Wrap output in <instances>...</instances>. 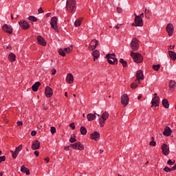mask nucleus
I'll return each mask as SVG.
<instances>
[{
    "instance_id": "obj_1",
    "label": "nucleus",
    "mask_w": 176,
    "mask_h": 176,
    "mask_svg": "<svg viewBox=\"0 0 176 176\" xmlns=\"http://www.w3.org/2000/svg\"><path fill=\"white\" fill-rule=\"evenodd\" d=\"M76 1L75 0H67L66 9L70 13H74L76 10Z\"/></svg>"
},
{
    "instance_id": "obj_2",
    "label": "nucleus",
    "mask_w": 176,
    "mask_h": 176,
    "mask_svg": "<svg viewBox=\"0 0 176 176\" xmlns=\"http://www.w3.org/2000/svg\"><path fill=\"white\" fill-rule=\"evenodd\" d=\"M69 146H71V148H73L74 149H78V151H83V149H85V146H83V144H82V143H80V142H77L74 144H71L68 146H65V150L69 151Z\"/></svg>"
},
{
    "instance_id": "obj_3",
    "label": "nucleus",
    "mask_w": 176,
    "mask_h": 176,
    "mask_svg": "<svg viewBox=\"0 0 176 176\" xmlns=\"http://www.w3.org/2000/svg\"><path fill=\"white\" fill-rule=\"evenodd\" d=\"M131 56L133 58L135 63H142V56L140 53L131 52Z\"/></svg>"
},
{
    "instance_id": "obj_4",
    "label": "nucleus",
    "mask_w": 176,
    "mask_h": 176,
    "mask_svg": "<svg viewBox=\"0 0 176 176\" xmlns=\"http://www.w3.org/2000/svg\"><path fill=\"white\" fill-rule=\"evenodd\" d=\"M135 16V23L132 24V25L135 27H142L144 25V21H142V18L140 16L137 15V14H134Z\"/></svg>"
},
{
    "instance_id": "obj_5",
    "label": "nucleus",
    "mask_w": 176,
    "mask_h": 176,
    "mask_svg": "<svg viewBox=\"0 0 176 176\" xmlns=\"http://www.w3.org/2000/svg\"><path fill=\"white\" fill-rule=\"evenodd\" d=\"M131 47L132 50H133V52H137V50H138V47H140V44H138V40H137V38H133L131 43Z\"/></svg>"
},
{
    "instance_id": "obj_6",
    "label": "nucleus",
    "mask_w": 176,
    "mask_h": 176,
    "mask_svg": "<svg viewBox=\"0 0 176 176\" xmlns=\"http://www.w3.org/2000/svg\"><path fill=\"white\" fill-rule=\"evenodd\" d=\"M161 149H162V153L165 156H167L170 154V148L166 144H163L161 146Z\"/></svg>"
},
{
    "instance_id": "obj_7",
    "label": "nucleus",
    "mask_w": 176,
    "mask_h": 176,
    "mask_svg": "<svg viewBox=\"0 0 176 176\" xmlns=\"http://www.w3.org/2000/svg\"><path fill=\"white\" fill-rule=\"evenodd\" d=\"M22 30H28L30 28V23L27 21L22 20L19 23Z\"/></svg>"
},
{
    "instance_id": "obj_8",
    "label": "nucleus",
    "mask_w": 176,
    "mask_h": 176,
    "mask_svg": "<svg viewBox=\"0 0 176 176\" xmlns=\"http://www.w3.org/2000/svg\"><path fill=\"white\" fill-rule=\"evenodd\" d=\"M166 31H167L169 36H173V34H174V26H173V24L168 23L167 25Z\"/></svg>"
},
{
    "instance_id": "obj_9",
    "label": "nucleus",
    "mask_w": 176,
    "mask_h": 176,
    "mask_svg": "<svg viewBox=\"0 0 176 176\" xmlns=\"http://www.w3.org/2000/svg\"><path fill=\"white\" fill-rule=\"evenodd\" d=\"M52 28L53 30H57V17L54 16L51 19V23H50Z\"/></svg>"
},
{
    "instance_id": "obj_10",
    "label": "nucleus",
    "mask_w": 176,
    "mask_h": 176,
    "mask_svg": "<svg viewBox=\"0 0 176 176\" xmlns=\"http://www.w3.org/2000/svg\"><path fill=\"white\" fill-rule=\"evenodd\" d=\"M136 82H138V83H140V80H144V73L142 72V71H138V72L136 73Z\"/></svg>"
},
{
    "instance_id": "obj_11",
    "label": "nucleus",
    "mask_w": 176,
    "mask_h": 176,
    "mask_svg": "<svg viewBox=\"0 0 176 176\" xmlns=\"http://www.w3.org/2000/svg\"><path fill=\"white\" fill-rule=\"evenodd\" d=\"M121 103L125 107L129 104V96H127V94H124L121 96Z\"/></svg>"
},
{
    "instance_id": "obj_12",
    "label": "nucleus",
    "mask_w": 176,
    "mask_h": 176,
    "mask_svg": "<svg viewBox=\"0 0 176 176\" xmlns=\"http://www.w3.org/2000/svg\"><path fill=\"white\" fill-rule=\"evenodd\" d=\"M3 30L4 31V32H8V34H12V32H13V29L12 28V26L6 24L3 26Z\"/></svg>"
},
{
    "instance_id": "obj_13",
    "label": "nucleus",
    "mask_w": 176,
    "mask_h": 176,
    "mask_svg": "<svg viewBox=\"0 0 176 176\" xmlns=\"http://www.w3.org/2000/svg\"><path fill=\"white\" fill-rule=\"evenodd\" d=\"M151 107H159L160 104V98H153L151 100Z\"/></svg>"
},
{
    "instance_id": "obj_14",
    "label": "nucleus",
    "mask_w": 176,
    "mask_h": 176,
    "mask_svg": "<svg viewBox=\"0 0 176 176\" xmlns=\"http://www.w3.org/2000/svg\"><path fill=\"white\" fill-rule=\"evenodd\" d=\"M45 96L47 98H50L53 96V89L50 87H46L45 88Z\"/></svg>"
},
{
    "instance_id": "obj_15",
    "label": "nucleus",
    "mask_w": 176,
    "mask_h": 176,
    "mask_svg": "<svg viewBox=\"0 0 176 176\" xmlns=\"http://www.w3.org/2000/svg\"><path fill=\"white\" fill-rule=\"evenodd\" d=\"M41 148V142L38 140H35L32 144V149L33 151H36V149H39Z\"/></svg>"
},
{
    "instance_id": "obj_16",
    "label": "nucleus",
    "mask_w": 176,
    "mask_h": 176,
    "mask_svg": "<svg viewBox=\"0 0 176 176\" xmlns=\"http://www.w3.org/2000/svg\"><path fill=\"white\" fill-rule=\"evenodd\" d=\"M37 41L39 45H41L42 46H46V41L42 36H38L37 37Z\"/></svg>"
},
{
    "instance_id": "obj_17",
    "label": "nucleus",
    "mask_w": 176,
    "mask_h": 176,
    "mask_svg": "<svg viewBox=\"0 0 176 176\" xmlns=\"http://www.w3.org/2000/svg\"><path fill=\"white\" fill-rule=\"evenodd\" d=\"M171 133H173L171 128L166 126L163 132V135H166V137H170V135H171Z\"/></svg>"
},
{
    "instance_id": "obj_18",
    "label": "nucleus",
    "mask_w": 176,
    "mask_h": 176,
    "mask_svg": "<svg viewBox=\"0 0 176 176\" xmlns=\"http://www.w3.org/2000/svg\"><path fill=\"white\" fill-rule=\"evenodd\" d=\"M91 140L97 141L100 138V133H98V131H95L94 133H91Z\"/></svg>"
},
{
    "instance_id": "obj_19",
    "label": "nucleus",
    "mask_w": 176,
    "mask_h": 176,
    "mask_svg": "<svg viewBox=\"0 0 176 176\" xmlns=\"http://www.w3.org/2000/svg\"><path fill=\"white\" fill-rule=\"evenodd\" d=\"M66 80L69 84L74 83V76H72V74L69 73L66 77Z\"/></svg>"
},
{
    "instance_id": "obj_20",
    "label": "nucleus",
    "mask_w": 176,
    "mask_h": 176,
    "mask_svg": "<svg viewBox=\"0 0 176 176\" xmlns=\"http://www.w3.org/2000/svg\"><path fill=\"white\" fill-rule=\"evenodd\" d=\"M91 54L94 57V60L96 61V60L100 57V51L95 50L91 53Z\"/></svg>"
},
{
    "instance_id": "obj_21",
    "label": "nucleus",
    "mask_w": 176,
    "mask_h": 176,
    "mask_svg": "<svg viewBox=\"0 0 176 176\" xmlns=\"http://www.w3.org/2000/svg\"><path fill=\"white\" fill-rule=\"evenodd\" d=\"M8 60L11 63H14V61H16V55L14 54H13V53H10L8 55Z\"/></svg>"
},
{
    "instance_id": "obj_22",
    "label": "nucleus",
    "mask_w": 176,
    "mask_h": 176,
    "mask_svg": "<svg viewBox=\"0 0 176 176\" xmlns=\"http://www.w3.org/2000/svg\"><path fill=\"white\" fill-rule=\"evenodd\" d=\"M107 61L109 64H111V65H115V64H118V58H107Z\"/></svg>"
},
{
    "instance_id": "obj_23",
    "label": "nucleus",
    "mask_w": 176,
    "mask_h": 176,
    "mask_svg": "<svg viewBox=\"0 0 176 176\" xmlns=\"http://www.w3.org/2000/svg\"><path fill=\"white\" fill-rule=\"evenodd\" d=\"M96 114L94 113H89L87 116V119L89 122H91V120H94V119H96Z\"/></svg>"
},
{
    "instance_id": "obj_24",
    "label": "nucleus",
    "mask_w": 176,
    "mask_h": 176,
    "mask_svg": "<svg viewBox=\"0 0 176 176\" xmlns=\"http://www.w3.org/2000/svg\"><path fill=\"white\" fill-rule=\"evenodd\" d=\"M168 56L170 57V58L173 60L175 61L176 60V53L173 52V51H168Z\"/></svg>"
},
{
    "instance_id": "obj_25",
    "label": "nucleus",
    "mask_w": 176,
    "mask_h": 176,
    "mask_svg": "<svg viewBox=\"0 0 176 176\" xmlns=\"http://www.w3.org/2000/svg\"><path fill=\"white\" fill-rule=\"evenodd\" d=\"M41 86V82H36L35 84H34L32 86V89L33 91H38V87Z\"/></svg>"
},
{
    "instance_id": "obj_26",
    "label": "nucleus",
    "mask_w": 176,
    "mask_h": 176,
    "mask_svg": "<svg viewBox=\"0 0 176 176\" xmlns=\"http://www.w3.org/2000/svg\"><path fill=\"white\" fill-rule=\"evenodd\" d=\"M21 171L22 173H25L26 175H30V169L27 168L25 166H22L21 167Z\"/></svg>"
},
{
    "instance_id": "obj_27",
    "label": "nucleus",
    "mask_w": 176,
    "mask_h": 176,
    "mask_svg": "<svg viewBox=\"0 0 176 176\" xmlns=\"http://www.w3.org/2000/svg\"><path fill=\"white\" fill-rule=\"evenodd\" d=\"M162 105L166 109L170 107V104H168V100L167 99L162 100Z\"/></svg>"
},
{
    "instance_id": "obj_28",
    "label": "nucleus",
    "mask_w": 176,
    "mask_h": 176,
    "mask_svg": "<svg viewBox=\"0 0 176 176\" xmlns=\"http://www.w3.org/2000/svg\"><path fill=\"white\" fill-rule=\"evenodd\" d=\"M10 152L12 153V156L13 159H16L17 156L19 155V152L16 150H15L14 151H10Z\"/></svg>"
},
{
    "instance_id": "obj_29",
    "label": "nucleus",
    "mask_w": 176,
    "mask_h": 176,
    "mask_svg": "<svg viewBox=\"0 0 176 176\" xmlns=\"http://www.w3.org/2000/svg\"><path fill=\"white\" fill-rule=\"evenodd\" d=\"M80 131L82 135H86V134H87V130L85 126H81L80 129Z\"/></svg>"
},
{
    "instance_id": "obj_30",
    "label": "nucleus",
    "mask_w": 176,
    "mask_h": 176,
    "mask_svg": "<svg viewBox=\"0 0 176 176\" xmlns=\"http://www.w3.org/2000/svg\"><path fill=\"white\" fill-rule=\"evenodd\" d=\"M100 118H102V119H106L107 120L108 118H109V113H108V111L104 112Z\"/></svg>"
},
{
    "instance_id": "obj_31",
    "label": "nucleus",
    "mask_w": 176,
    "mask_h": 176,
    "mask_svg": "<svg viewBox=\"0 0 176 176\" xmlns=\"http://www.w3.org/2000/svg\"><path fill=\"white\" fill-rule=\"evenodd\" d=\"M80 24H82V18L78 19L74 23L75 27H80Z\"/></svg>"
},
{
    "instance_id": "obj_32",
    "label": "nucleus",
    "mask_w": 176,
    "mask_h": 176,
    "mask_svg": "<svg viewBox=\"0 0 176 176\" xmlns=\"http://www.w3.org/2000/svg\"><path fill=\"white\" fill-rule=\"evenodd\" d=\"M175 81L171 80L169 82V87L170 89H174L175 87Z\"/></svg>"
},
{
    "instance_id": "obj_33",
    "label": "nucleus",
    "mask_w": 176,
    "mask_h": 176,
    "mask_svg": "<svg viewBox=\"0 0 176 176\" xmlns=\"http://www.w3.org/2000/svg\"><path fill=\"white\" fill-rule=\"evenodd\" d=\"M105 120H107L105 118H102V117L99 118V123L100 127H104V122H105Z\"/></svg>"
},
{
    "instance_id": "obj_34",
    "label": "nucleus",
    "mask_w": 176,
    "mask_h": 176,
    "mask_svg": "<svg viewBox=\"0 0 176 176\" xmlns=\"http://www.w3.org/2000/svg\"><path fill=\"white\" fill-rule=\"evenodd\" d=\"M116 56V55L115 54V53L108 54H107L106 58H111V60H113V58H115Z\"/></svg>"
},
{
    "instance_id": "obj_35",
    "label": "nucleus",
    "mask_w": 176,
    "mask_h": 176,
    "mask_svg": "<svg viewBox=\"0 0 176 176\" xmlns=\"http://www.w3.org/2000/svg\"><path fill=\"white\" fill-rule=\"evenodd\" d=\"M72 49H73V46L70 45L69 47L67 48H65V52H66V53L69 54L71 53V52H72Z\"/></svg>"
},
{
    "instance_id": "obj_36",
    "label": "nucleus",
    "mask_w": 176,
    "mask_h": 176,
    "mask_svg": "<svg viewBox=\"0 0 176 176\" xmlns=\"http://www.w3.org/2000/svg\"><path fill=\"white\" fill-rule=\"evenodd\" d=\"M58 53L60 56H62L63 57H65V50H63V49H59Z\"/></svg>"
},
{
    "instance_id": "obj_37",
    "label": "nucleus",
    "mask_w": 176,
    "mask_h": 176,
    "mask_svg": "<svg viewBox=\"0 0 176 176\" xmlns=\"http://www.w3.org/2000/svg\"><path fill=\"white\" fill-rule=\"evenodd\" d=\"M91 43H95V45H94L93 49H96L97 46H98V41L96 39H93Z\"/></svg>"
},
{
    "instance_id": "obj_38",
    "label": "nucleus",
    "mask_w": 176,
    "mask_h": 176,
    "mask_svg": "<svg viewBox=\"0 0 176 176\" xmlns=\"http://www.w3.org/2000/svg\"><path fill=\"white\" fill-rule=\"evenodd\" d=\"M28 20H30V21H34V23H35L38 21V19H36V17L34 16H30L28 17Z\"/></svg>"
},
{
    "instance_id": "obj_39",
    "label": "nucleus",
    "mask_w": 176,
    "mask_h": 176,
    "mask_svg": "<svg viewBox=\"0 0 176 176\" xmlns=\"http://www.w3.org/2000/svg\"><path fill=\"white\" fill-rule=\"evenodd\" d=\"M153 69H154V71H159V69H160V65H153Z\"/></svg>"
},
{
    "instance_id": "obj_40",
    "label": "nucleus",
    "mask_w": 176,
    "mask_h": 176,
    "mask_svg": "<svg viewBox=\"0 0 176 176\" xmlns=\"http://www.w3.org/2000/svg\"><path fill=\"white\" fill-rule=\"evenodd\" d=\"M120 63H121V64H122V67H126L127 66V62L124 61V60H123L122 58L120 59Z\"/></svg>"
},
{
    "instance_id": "obj_41",
    "label": "nucleus",
    "mask_w": 176,
    "mask_h": 176,
    "mask_svg": "<svg viewBox=\"0 0 176 176\" xmlns=\"http://www.w3.org/2000/svg\"><path fill=\"white\" fill-rule=\"evenodd\" d=\"M164 171H165L166 173H171V168H168V166H166L164 168Z\"/></svg>"
},
{
    "instance_id": "obj_42",
    "label": "nucleus",
    "mask_w": 176,
    "mask_h": 176,
    "mask_svg": "<svg viewBox=\"0 0 176 176\" xmlns=\"http://www.w3.org/2000/svg\"><path fill=\"white\" fill-rule=\"evenodd\" d=\"M131 89H137V87H138V85H137V83L133 82L131 85Z\"/></svg>"
},
{
    "instance_id": "obj_43",
    "label": "nucleus",
    "mask_w": 176,
    "mask_h": 176,
    "mask_svg": "<svg viewBox=\"0 0 176 176\" xmlns=\"http://www.w3.org/2000/svg\"><path fill=\"white\" fill-rule=\"evenodd\" d=\"M174 163H175V161H172L171 160H168L167 162V164H168V166H173V164H174Z\"/></svg>"
},
{
    "instance_id": "obj_44",
    "label": "nucleus",
    "mask_w": 176,
    "mask_h": 176,
    "mask_svg": "<svg viewBox=\"0 0 176 176\" xmlns=\"http://www.w3.org/2000/svg\"><path fill=\"white\" fill-rule=\"evenodd\" d=\"M23 149V144L19 145L18 147L16 148L15 151H17L18 152H20Z\"/></svg>"
},
{
    "instance_id": "obj_45",
    "label": "nucleus",
    "mask_w": 176,
    "mask_h": 176,
    "mask_svg": "<svg viewBox=\"0 0 176 176\" xmlns=\"http://www.w3.org/2000/svg\"><path fill=\"white\" fill-rule=\"evenodd\" d=\"M69 142H71L72 144H73V142H76V139L75 138L71 137V138L69 139Z\"/></svg>"
},
{
    "instance_id": "obj_46",
    "label": "nucleus",
    "mask_w": 176,
    "mask_h": 176,
    "mask_svg": "<svg viewBox=\"0 0 176 176\" xmlns=\"http://www.w3.org/2000/svg\"><path fill=\"white\" fill-rule=\"evenodd\" d=\"M5 160H6V157H5V155L0 157V163L5 162Z\"/></svg>"
},
{
    "instance_id": "obj_47",
    "label": "nucleus",
    "mask_w": 176,
    "mask_h": 176,
    "mask_svg": "<svg viewBox=\"0 0 176 176\" xmlns=\"http://www.w3.org/2000/svg\"><path fill=\"white\" fill-rule=\"evenodd\" d=\"M50 131H51L52 134H54L56 133V127L52 126Z\"/></svg>"
},
{
    "instance_id": "obj_48",
    "label": "nucleus",
    "mask_w": 176,
    "mask_h": 176,
    "mask_svg": "<svg viewBox=\"0 0 176 176\" xmlns=\"http://www.w3.org/2000/svg\"><path fill=\"white\" fill-rule=\"evenodd\" d=\"M149 145H151V146H156V142L155 141H151L149 144Z\"/></svg>"
},
{
    "instance_id": "obj_49",
    "label": "nucleus",
    "mask_w": 176,
    "mask_h": 176,
    "mask_svg": "<svg viewBox=\"0 0 176 176\" xmlns=\"http://www.w3.org/2000/svg\"><path fill=\"white\" fill-rule=\"evenodd\" d=\"M69 127L72 129V130H75V123L72 122L69 124Z\"/></svg>"
},
{
    "instance_id": "obj_50",
    "label": "nucleus",
    "mask_w": 176,
    "mask_h": 176,
    "mask_svg": "<svg viewBox=\"0 0 176 176\" xmlns=\"http://www.w3.org/2000/svg\"><path fill=\"white\" fill-rule=\"evenodd\" d=\"M31 135H32V137H35V135H36V131H32L31 132Z\"/></svg>"
},
{
    "instance_id": "obj_51",
    "label": "nucleus",
    "mask_w": 176,
    "mask_h": 176,
    "mask_svg": "<svg viewBox=\"0 0 176 176\" xmlns=\"http://www.w3.org/2000/svg\"><path fill=\"white\" fill-rule=\"evenodd\" d=\"M89 50H96V49H94V45H89Z\"/></svg>"
},
{
    "instance_id": "obj_52",
    "label": "nucleus",
    "mask_w": 176,
    "mask_h": 176,
    "mask_svg": "<svg viewBox=\"0 0 176 176\" xmlns=\"http://www.w3.org/2000/svg\"><path fill=\"white\" fill-rule=\"evenodd\" d=\"M57 72V70H56V69H53L52 70V75H56V73Z\"/></svg>"
},
{
    "instance_id": "obj_53",
    "label": "nucleus",
    "mask_w": 176,
    "mask_h": 176,
    "mask_svg": "<svg viewBox=\"0 0 176 176\" xmlns=\"http://www.w3.org/2000/svg\"><path fill=\"white\" fill-rule=\"evenodd\" d=\"M175 47V45H170L168 50H173Z\"/></svg>"
},
{
    "instance_id": "obj_54",
    "label": "nucleus",
    "mask_w": 176,
    "mask_h": 176,
    "mask_svg": "<svg viewBox=\"0 0 176 176\" xmlns=\"http://www.w3.org/2000/svg\"><path fill=\"white\" fill-rule=\"evenodd\" d=\"M17 124H18V126H23V122H21V121H18V122H17Z\"/></svg>"
},
{
    "instance_id": "obj_55",
    "label": "nucleus",
    "mask_w": 176,
    "mask_h": 176,
    "mask_svg": "<svg viewBox=\"0 0 176 176\" xmlns=\"http://www.w3.org/2000/svg\"><path fill=\"white\" fill-rule=\"evenodd\" d=\"M34 155H35L36 157L39 156V151H34Z\"/></svg>"
},
{
    "instance_id": "obj_56",
    "label": "nucleus",
    "mask_w": 176,
    "mask_h": 176,
    "mask_svg": "<svg viewBox=\"0 0 176 176\" xmlns=\"http://www.w3.org/2000/svg\"><path fill=\"white\" fill-rule=\"evenodd\" d=\"M148 13H149V10H146V9H145V17H146L148 15Z\"/></svg>"
},
{
    "instance_id": "obj_57",
    "label": "nucleus",
    "mask_w": 176,
    "mask_h": 176,
    "mask_svg": "<svg viewBox=\"0 0 176 176\" xmlns=\"http://www.w3.org/2000/svg\"><path fill=\"white\" fill-rule=\"evenodd\" d=\"M38 13H43V10L42 9V8H40L38 10Z\"/></svg>"
},
{
    "instance_id": "obj_58",
    "label": "nucleus",
    "mask_w": 176,
    "mask_h": 176,
    "mask_svg": "<svg viewBox=\"0 0 176 176\" xmlns=\"http://www.w3.org/2000/svg\"><path fill=\"white\" fill-rule=\"evenodd\" d=\"M117 10H118V12L119 13H122V8H121L118 7V8H117Z\"/></svg>"
},
{
    "instance_id": "obj_59",
    "label": "nucleus",
    "mask_w": 176,
    "mask_h": 176,
    "mask_svg": "<svg viewBox=\"0 0 176 176\" xmlns=\"http://www.w3.org/2000/svg\"><path fill=\"white\" fill-rule=\"evenodd\" d=\"M170 170H171L172 171L175 170H176V164H175L174 166H173V167L170 168Z\"/></svg>"
},
{
    "instance_id": "obj_60",
    "label": "nucleus",
    "mask_w": 176,
    "mask_h": 176,
    "mask_svg": "<svg viewBox=\"0 0 176 176\" xmlns=\"http://www.w3.org/2000/svg\"><path fill=\"white\" fill-rule=\"evenodd\" d=\"M120 24H118L117 25H116L115 28H116V30H119V28H120Z\"/></svg>"
},
{
    "instance_id": "obj_61",
    "label": "nucleus",
    "mask_w": 176,
    "mask_h": 176,
    "mask_svg": "<svg viewBox=\"0 0 176 176\" xmlns=\"http://www.w3.org/2000/svg\"><path fill=\"white\" fill-rule=\"evenodd\" d=\"M44 160L46 163H49V157H45Z\"/></svg>"
},
{
    "instance_id": "obj_62",
    "label": "nucleus",
    "mask_w": 176,
    "mask_h": 176,
    "mask_svg": "<svg viewBox=\"0 0 176 176\" xmlns=\"http://www.w3.org/2000/svg\"><path fill=\"white\" fill-rule=\"evenodd\" d=\"M51 14H52V12H49L46 14V17H50Z\"/></svg>"
},
{
    "instance_id": "obj_63",
    "label": "nucleus",
    "mask_w": 176,
    "mask_h": 176,
    "mask_svg": "<svg viewBox=\"0 0 176 176\" xmlns=\"http://www.w3.org/2000/svg\"><path fill=\"white\" fill-rule=\"evenodd\" d=\"M51 105H52V107H56V103L51 102Z\"/></svg>"
},
{
    "instance_id": "obj_64",
    "label": "nucleus",
    "mask_w": 176,
    "mask_h": 176,
    "mask_svg": "<svg viewBox=\"0 0 176 176\" xmlns=\"http://www.w3.org/2000/svg\"><path fill=\"white\" fill-rule=\"evenodd\" d=\"M140 16V19H142V17H144V13H142L140 15H139Z\"/></svg>"
}]
</instances>
